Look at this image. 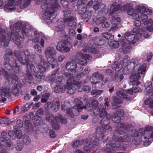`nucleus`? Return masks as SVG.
Listing matches in <instances>:
<instances>
[{
  "label": "nucleus",
  "mask_w": 153,
  "mask_h": 153,
  "mask_svg": "<svg viewBox=\"0 0 153 153\" xmlns=\"http://www.w3.org/2000/svg\"><path fill=\"white\" fill-rule=\"evenodd\" d=\"M102 75L100 74L98 72H95L92 75V77L96 79L97 80L100 79Z\"/></svg>",
  "instance_id": "60"
},
{
  "label": "nucleus",
  "mask_w": 153,
  "mask_h": 153,
  "mask_svg": "<svg viewBox=\"0 0 153 153\" xmlns=\"http://www.w3.org/2000/svg\"><path fill=\"white\" fill-rule=\"evenodd\" d=\"M35 52L37 54H40L42 53L41 47L38 44H36L33 47Z\"/></svg>",
  "instance_id": "51"
},
{
  "label": "nucleus",
  "mask_w": 153,
  "mask_h": 153,
  "mask_svg": "<svg viewBox=\"0 0 153 153\" xmlns=\"http://www.w3.org/2000/svg\"><path fill=\"white\" fill-rule=\"evenodd\" d=\"M17 53L18 52H16L15 53V56L16 57H19V60L21 64L26 65L27 69L26 71L30 72L31 71L32 72H35L36 71V68L32 63L35 62V55L34 54L31 55L30 56V59H26V58L24 59L21 56H19V55L17 54Z\"/></svg>",
  "instance_id": "7"
},
{
  "label": "nucleus",
  "mask_w": 153,
  "mask_h": 153,
  "mask_svg": "<svg viewBox=\"0 0 153 153\" xmlns=\"http://www.w3.org/2000/svg\"><path fill=\"white\" fill-rule=\"evenodd\" d=\"M101 2L102 0H98L94 5V9L95 10H97L99 9L102 7V11H104L106 6L105 4L102 3Z\"/></svg>",
  "instance_id": "37"
},
{
  "label": "nucleus",
  "mask_w": 153,
  "mask_h": 153,
  "mask_svg": "<svg viewBox=\"0 0 153 153\" xmlns=\"http://www.w3.org/2000/svg\"><path fill=\"white\" fill-rule=\"evenodd\" d=\"M45 117L46 121L51 123L52 127L56 129L60 123L65 124L67 123L66 120L60 114H57L55 117L52 113H46Z\"/></svg>",
  "instance_id": "6"
},
{
  "label": "nucleus",
  "mask_w": 153,
  "mask_h": 153,
  "mask_svg": "<svg viewBox=\"0 0 153 153\" xmlns=\"http://www.w3.org/2000/svg\"><path fill=\"white\" fill-rule=\"evenodd\" d=\"M28 115L26 114L23 116V120L25 122V128L26 132L30 133L33 131V127L29 120L27 119Z\"/></svg>",
  "instance_id": "27"
},
{
  "label": "nucleus",
  "mask_w": 153,
  "mask_h": 153,
  "mask_svg": "<svg viewBox=\"0 0 153 153\" xmlns=\"http://www.w3.org/2000/svg\"><path fill=\"white\" fill-rule=\"evenodd\" d=\"M93 113L94 115H98L99 117L101 118L109 117L102 104H100L97 109L94 110Z\"/></svg>",
  "instance_id": "16"
},
{
  "label": "nucleus",
  "mask_w": 153,
  "mask_h": 153,
  "mask_svg": "<svg viewBox=\"0 0 153 153\" xmlns=\"http://www.w3.org/2000/svg\"><path fill=\"white\" fill-rule=\"evenodd\" d=\"M83 144H86V145L83 147V149L87 152H89L91 150V148L92 146H93L92 144L93 141L90 139H86L83 140L82 141Z\"/></svg>",
  "instance_id": "26"
},
{
  "label": "nucleus",
  "mask_w": 153,
  "mask_h": 153,
  "mask_svg": "<svg viewBox=\"0 0 153 153\" xmlns=\"http://www.w3.org/2000/svg\"><path fill=\"white\" fill-rule=\"evenodd\" d=\"M65 89H68L67 92L70 94H74L76 91V88L74 86L65 85Z\"/></svg>",
  "instance_id": "46"
},
{
  "label": "nucleus",
  "mask_w": 153,
  "mask_h": 153,
  "mask_svg": "<svg viewBox=\"0 0 153 153\" xmlns=\"http://www.w3.org/2000/svg\"><path fill=\"white\" fill-rule=\"evenodd\" d=\"M138 61L136 59H133L130 60V58L127 55L124 57L122 63L123 73L125 75L129 74L130 72L137 71L138 73H143L145 69V64L142 65L140 64H137Z\"/></svg>",
  "instance_id": "2"
},
{
  "label": "nucleus",
  "mask_w": 153,
  "mask_h": 153,
  "mask_svg": "<svg viewBox=\"0 0 153 153\" xmlns=\"http://www.w3.org/2000/svg\"><path fill=\"white\" fill-rule=\"evenodd\" d=\"M45 54L46 56L48 57L55 55L56 51L53 47H48L46 50Z\"/></svg>",
  "instance_id": "33"
},
{
  "label": "nucleus",
  "mask_w": 153,
  "mask_h": 153,
  "mask_svg": "<svg viewBox=\"0 0 153 153\" xmlns=\"http://www.w3.org/2000/svg\"><path fill=\"white\" fill-rule=\"evenodd\" d=\"M63 13L64 21L68 24V26L70 27L75 26L76 24L75 21V18L71 11L69 9H66L63 10Z\"/></svg>",
  "instance_id": "9"
},
{
  "label": "nucleus",
  "mask_w": 153,
  "mask_h": 153,
  "mask_svg": "<svg viewBox=\"0 0 153 153\" xmlns=\"http://www.w3.org/2000/svg\"><path fill=\"white\" fill-rule=\"evenodd\" d=\"M112 36V35L110 33H105L102 34V37L108 40L110 39L111 37Z\"/></svg>",
  "instance_id": "61"
},
{
  "label": "nucleus",
  "mask_w": 153,
  "mask_h": 153,
  "mask_svg": "<svg viewBox=\"0 0 153 153\" xmlns=\"http://www.w3.org/2000/svg\"><path fill=\"white\" fill-rule=\"evenodd\" d=\"M47 60L48 63L51 66L52 68L53 69L58 65L57 61L53 57H48Z\"/></svg>",
  "instance_id": "31"
},
{
  "label": "nucleus",
  "mask_w": 153,
  "mask_h": 153,
  "mask_svg": "<svg viewBox=\"0 0 153 153\" xmlns=\"http://www.w3.org/2000/svg\"><path fill=\"white\" fill-rule=\"evenodd\" d=\"M25 81H23L24 83L27 82L30 83L33 80V77L30 72L26 71L25 74L24 75Z\"/></svg>",
  "instance_id": "36"
},
{
  "label": "nucleus",
  "mask_w": 153,
  "mask_h": 153,
  "mask_svg": "<svg viewBox=\"0 0 153 153\" xmlns=\"http://www.w3.org/2000/svg\"><path fill=\"white\" fill-rule=\"evenodd\" d=\"M32 30L33 28L31 26L25 23H24L22 25V27L21 31L22 32V33L23 34V35L24 34H25L26 36H28L31 34Z\"/></svg>",
  "instance_id": "25"
},
{
  "label": "nucleus",
  "mask_w": 153,
  "mask_h": 153,
  "mask_svg": "<svg viewBox=\"0 0 153 153\" xmlns=\"http://www.w3.org/2000/svg\"><path fill=\"white\" fill-rule=\"evenodd\" d=\"M74 109L73 108H68L67 110V114L68 116L70 117H73L74 115V113H73Z\"/></svg>",
  "instance_id": "59"
},
{
  "label": "nucleus",
  "mask_w": 153,
  "mask_h": 153,
  "mask_svg": "<svg viewBox=\"0 0 153 153\" xmlns=\"http://www.w3.org/2000/svg\"><path fill=\"white\" fill-rule=\"evenodd\" d=\"M91 102L92 107L94 108V110L97 109V107L99 104L98 101L95 99H93L91 100Z\"/></svg>",
  "instance_id": "58"
},
{
  "label": "nucleus",
  "mask_w": 153,
  "mask_h": 153,
  "mask_svg": "<svg viewBox=\"0 0 153 153\" xmlns=\"http://www.w3.org/2000/svg\"><path fill=\"white\" fill-rule=\"evenodd\" d=\"M64 25H59L55 27L56 30L59 32L60 36L62 37H63L66 33L64 30Z\"/></svg>",
  "instance_id": "40"
},
{
  "label": "nucleus",
  "mask_w": 153,
  "mask_h": 153,
  "mask_svg": "<svg viewBox=\"0 0 153 153\" xmlns=\"http://www.w3.org/2000/svg\"><path fill=\"white\" fill-rule=\"evenodd\" d=\"M60 104L57 99H54L51 102H48L45 105V108L46 110L51 109L53 111L56 112L59 109Z\"/></svg>",
  "instance_id": "13"
},
{
  "label": "nucleus",
  "mask_w": 153,
  "mask_h": 153,
  "mask_svg": "<svg viewBox=\"0 0 153 153\" xmlns=\"http://www.w3.org/2000/svg\"><path fill=\"white\" fill-rule=\"evenodd\" d=\"M123 78L124 76L122 74L119 75L118 74H116L113 77L114 79L117 80L118 82H120Z\"/></svg>",
  "instance_id": "50"
},
{
  "label": "nucleus",
  "mask_w": 153,
  "mask_h": 153,
  "mask_svg": "<svg viewBox=\"0 0 153 153\" xmlns=\"http://www.w3.org/2000/svg\"><path fill=\"white\" fill-rule=\"evenodd\" d=\"M116 4V3L114 2L111 6L110 13V16L115 14L117 12L119 11L120 7V5H117Z\"/></svg>",
  "instance_id": "30"
},
{
  "label": "nucleus",
  "mask_w": 153,
  "mask_h": 153,
  "mask_svg": "<svg viewBox=\"0 0 153 153\" xmlns=\"http://www.w3.org/2000/svg\"><path fill=\"white\" fill-rule=\"evenodd\" d=\"M81 145L80 141L79 140H77L74 142L72 144V147L74 148L77 147Z\"/></svg>",
  "instance_id": "63"
},
{
  "label": "nucleus",
  "mask_w": 153,
  "mask_h": 153,
  "mask_svg": "<svg viewBox=\"0 0 153 153\" xmlns=\"http://www.w3.org/2000/svg\"><path fill=\"white\" fill-rule=\"evenodd\" d=\"M20 89V87L19 86L14 87L13 89L12 92L15 95L18 94L19 93Z\"/></svg>",
  "instance_id": "57"
},
{
  "label": "nucleus",
  "mask_w": 153,
  "mask_h": 153,
  "mask_svg": "<svg viewBox=\"0 0 153 153\" xmlns=\"http://www.w3.org/2000/svg\"><path fill=\"white\" fill-rule=\"evenodd\" d=\"M30 139L27 135H25L23 137V142L25 145L29 144L31 142Z\"/></svg>",
  "instance_id": "52"
},
{
  "label": "nucleus",
  "mask_w": 153,
  "mask_h": 153,
  "mask_svg": "<svg viewBox=\"0 0 153 153\" xmlns=\"http://www.w3.org/2000/svg\"><path fill=\"white\" fill-rule=\"evenodd\" d=\"M72 45L69 43L59 41L56 47V50L62 53H65L69 52L71 49Z\"/></svg>",
  "instance_id": "12"
},
{
  "label": "nucleus",
  "mask_w": 153,
  "mask_h": 153,
  "mask_svg": "<svg viewBox=\"0 0 153 153\" xmlns=\"http://www.w3.org/2000/svg\"><path fill=\"white\" fill-rule=\"evenodd\" d=\"M91 13L89 12H85L82 14L81 17L83 19H90L91 17Z\"/></svg>",
  "instance_id": "55"
},
{
  "label": "nucleus",
  "mask_w": 153,
  "mask_h": 153,
  "mask_svg": "<svg viewBox=\"0 0 153 153\" xmlns=\"http://www.w3.org/2000/svg\"><path fill=\"white\" fill-rule=\"evenodd\" d=\"M16 52H18V53H17V54L19 55V56H21L24 59H25V58L26 59H30V56L32 55V54H31V55L30 54V53L29 51L28 50H26L24 52V53L25 56V57H24L22 56V55H21V53L20 52H19L18 51H15L14 53V55H15V53H16Z\"/></svg>",
  "instance_id": "47"
},
{
  "label": "nucleus",
  "mask_w": 153,
  "mask_h": 153,
  "mask_svg": "<svg viewBox=\"0 0 153 153\" xmlns=\"http://www.w3.org/2000/svg\"><path fill=\"white\" fill-rule=\"evenodd\" d=\"M110 117H107L105 118H102L100 120V124L103 126V128L104 129V128L107 130H111V127L108 126V125L110 123L109 120Z\"/></svg>",
  "instance_id": "28"
},
{
  "label": "nucleus",
  "mask_w": 153,
  "mask_h": 153,
  "mask_svg": "<svg viewBox=\"0 0 153 153\" xmlns=\"http://www.w3.org/2000/svg\"><path fill=\"white\" fill-rule=\"evenodd\" d=\"M118 64V62L117 61L114 62L113 64L112 67L114 70L119 71L121 69L122 65L121 63L119 65Z\"/></svg>",
  "instance_id": "48"
},
{
  "label": "nucleus",
  "mask_w": 153,
  "mask_h": 153,
  "mask_svg": "<svg viewBox=\"0 0 153 153\" xmlns=\"http://www.w3.org/2000/svg\"><path fill=\"white\" fill-rule=\"evenodd\" d=\"M68 27L71 28H69L68 29L69 34L71 36H75L76 33L74 30V28L75 26L74 27H70L68 26Z\"/></svg>",
  "instance_id": "54"
},
{
  "label": "nucleus",
  "mask_w": 153,
  "mask_h": 153,
  "mask_svg": "<svg viewBox=\"0 0 153 153\" xmlns=\"http://www.w3.org/2000/svg\"><path fill=\"white\" fill-rule=\"evenodd\" d=\"M0 93L1 97L0 102H5L6 100V98L5 97H10L11 94L9 88L5 86L0 87Z\"/></svg>",
  "instance_id": "15"
},
{
  "label": "nucleus",
  "mask_w": 153,
  "mask_h": 153,
  "mask_svg": "<svg viewBox=\"0 0 153 153\" xmlns=\"http://www.w3.org/2000/svg\"><path fill=\"white\" fill-rule=\"evenodd\" d=\"M65 85H56L54 88V91L56 93L59 92H63L65 91Z\"/></svg>",
  "instance_id": "43"
},
{
  "label": "nucleus",
  "mask_w": 153,
  "mask_h": 153,
  "mask_svg": "<svg viewBox=\"0 0 153 153\" xmlns=\"http://www.w3.org/2000/svg\"><path fill=\"white\" fill-rule=\"evenodd\" d=\"M10 60L8 61H6L5 60V63H4V67H5L8 70H12V67L10 65Z\"/></svg>",
  "instance_id": "56"
},
{
  "label": "nucleus",
  "mask_w": 153,
  "mask_h": 153,
  "mask_svg": "<svg viewBox=\"0 0 153 153\" xmlns=\"http://www.w3.org/2000/svg\"><path fill=\"white\" fill-rule=\"evenodd\" d=\"M41 59L40 63H39L37 66V68L42 72H45L48 68V66L46 61L42 58V56L39 55Z\"/></svg>",
  "instance_id": "23"
},
{
  "label": "nucleus",
  "mask_w": 153,
  "mask_h": 153,
  "mask_svg": "<svg viewBox=\"0 0 153 153\" xmlns=\"http://www.w3.org/2000/svg\"><path fill=\"white\" fill-rule=\"evenodd\" d=\"M30 0H8L4 6V9L6 11H12L15 9L14 3L15 5L19 6L21 9L27 7L30 4Z\"/></svg>",
  "instance_id": "5"
},
{
  "label": "nucleus",
  "mask_w": 153,
  "mask_h": 153,
  "mask_svg": "<svg viewBox=\"0 0 153 153\" xmlns=\"http://www.w3.org/2000/svg\"><path fill=\"white\" fill-rule=\"evenodd\" d=\"M44 72L38 71L34 75L35 79L36 82H39L45 77Z\"/></svg>",
  "instance_id": "38"
},
{
  "label": "nucleus",
  "mask_w": 153,
  "mask_h": 153,
  "mask_svg": "<svg viewBox=\"0 0 153 153\" xmlns=\"http://www.w3.org/2000/svg\"><path fill=\"white\" fill-rule=\"evenodd\" d=\"M24 23L22 24L20 22H18L16 23L14 25V26L12 24H10V32H12L13 34L14 33H19L21 32L22 33V32L21 31L20 27L22 26V25Z\"/></svg>",
  "instance_id": "22"
},
{
  "label": "nucleus",
  "mask_w": 153,
  "mask_h": 153,
  "mask_svg": "<svg viewBox=\"0 0 153 153\" xmlns=\"http://www.w3.org/2000/svg\"><path fill=\"white\" fill-rule=\"evenodd\" d=\"M18 58L16 59L15 63V65H13L12 67V70L14 73L16 74L19 73V63H21L19 60V57H16Z\"/></svg>",
  "instance_id": "41"
},
{
  "label": "nucleus",
  "mask_w": 153,
  "mask_h": 153,
  "mask_svg": "<svg viewBox=\"0 0 153 153\" xmlns=\"http://www.w3.org/2000/svg\"><path fill=\"white\" fill-rule=\"evenodd\" d=\"M146 9L145 7L140 5L137 6L136 9H134L132 4L127 3L122 7L121 10L122 11H125L126 10L128 14L131 16L133 19H137L140 16L143 24L148 25L146 30L151 32L153 31V21L151 19H148L146 14H142L145 12Z\"/></svg>",
  "instance_id": "1"
},
{
  "label": "nucleus",
  "mask_w": 153,
  "mask_h": 153,
  "mask_svg": "<svg viewBox=\"0 0 153 153\" xmlns=\"http://www.w3.org/2000/svg\"><path fill=\"white\" fill-rule=\"evenodd\" d=\"M49 93H46L43 95L41 99V101L42 102H45L48 100L50 96Z\"/></svg>",
  "instance_id": "53"
},
{
  "label": "nucleus",
  "mask_w": 153,
  "mask_h": 153,
  "mask_svg": "<svg viewBox=\"0 0 153 153\" xmlns=\"http://www.w3.org/2000/svg\"><path fill=\"white\" fill-rule=\"evenodd\" d=\"M124 43L126 44H134L136 43L135 35L131 34L130 32L126 33L124 37H122L120 41V45L123 46L125 45Z\"/></svg>",
  "instance_id": "11"
},
{
  "label": "nucleus",
  "mask_w": 153,
  "mask_h": 153,
  "mask_svg": "<svg viewBox=\"0 0 153 153\" xmlns=\"http://www.w3.org/2000/svg\"><path fill=\"white\" fill-rule=\"evenodd\" d=\"M12 54V50L10 49H8L6 51V54L4 57V59L6 61L8 62L10 60L9 57V56L11 55Z\"/></svg>",
  "instance_id": "49"
},
{
  "label": "nucleus",
  "mask_w": 153,
  "mask_h": 153,
  "mask_svg": "<svg viewBox=\"0 0 153 153\" xmlns=\"http://www.w3.org/2000/svg\"><path fill=\"white\" fill-rule=\"evenodd\" d=\"M124 131L120 129L116 131L114 133L112 137L113 140L110 141L107 144V148L108 149V151H111V150H115L117 148L120 147L121 142L128 141L130 140V138L127 135L122 134L124 133Z\"/></svg>",
  "instance_id": "4"
},
{
  "label": "nucleus",
  "mask_w": 153,
  "mask_h": 153,
  "mask_svg": "<svg viewBox=\"0 0 153 153\" xmlns=\"http://www.w3.org/2000/svg\"><path fill=\"white\" fill-rule=\"evenodd\" d=\"M125 94H127V92L122 88H118L117 90L116 94L117 96L126 100H127L128 97Z\"/></svg>",
  "instance_id": "34"
},
{
  "label": "nucleus",
  "mask_w": 153,
  "mask_h": 153,
  "mask_svg": "<svg viewBox=\"0 0 153 153\" xmlns=\"http://www.w3.org/2000/svg\"><path fill=\"white\" fill-rule=\"evenodd\" d=\"M101 80L102 82H94L92 81H91V83L94 85H96L97 84L100 83V86H103L107 81L108 79L106 78L103 77V76L102 75V77L100 79Z\"/></svg>",
  "instance_id": "45"
},
{
  "label": "nucleus",
  "mask_w": 153,
  "mask_h": 153,
  "mask_svg": "<svg viewBox=\"0 0 153 153\" xmlns=\"http://www.w3.org/2000/svg\"><path fill=\"white\" fill-rule=\"evenodd\" d=\"M82 51L84 52H90L95 53H96V49L92 48L91 45L90 44H88L85 46L84 48L82 49Z\"/></svg>",
  "instance_id": "39"
},
{
  "label": "nucleus",
  "mask_w": 153,
  "mask_h": 153,
  "mask_svg": "<svg viewBox=\"0 0 153 153\" xmlns=\"http://www.w3.org/2000/svg\"><path fill=\"white\" fill-rule=\"evenodd\" d=\"M105 132L104 129L103 127H97L94 135H90L89 138L93 141L92 143L93 146H97L98 144V141L96 139L102 140L104 137V132Z\"/></svg>",
  "instance_id": "8"
},
{
  "label": "nucleus",
  "mask_w": 153,
  "mask_h": 153,
  "mask_svg": "<svg viewBox=\"0 0 153 153\" xmlns=\"http://www.w3.org/2000/svg\"><path fill=\"white\" fill-rule=\"evenodd\" d=\"M111 45L112 46V47L117 48L119 47V44L117 41H112L111 43Z\"/></svg>",
  "instance_id": "64"
},
{
  "label": "nucleus",
  "mask_w": 153,
  "mask_h": 153,
  "mask_svg": "<svg viewBox=\"0 0 153 153\" xmlns=\"http://www.w3.org/2000/svg\"><path fill=\"white\" fill-rule=\"evenodd\" d=\"M125 45L123 46L121 45L123 47L122 49L123 52L124 53H129L131 50V46L129 45V44H126L124 43Z\"/></svg>",
  "instance_id": "44"
},
{
  "label": "nucleus",
  "mask_w": 153,
  "mask_h": 153,
  "mask_svg": "<svg viewBox=\"0 0 153 153\" xmlns=\"http://www.w3.org/2000/svg\"><path fill=\"white\" fill-rule=\"evenodd\" d=\"M77 65L75 62L71 61L67 62L65 67L68 71H74L76 69Z\"/></svg>",
  "instance_id": "35"
},
{
  "label": "nucleus",
  "mask_w": 153,
  "mask_h": 153,
  "mask_svg": "<svg viewBox=\"0 0 153 153\" xmlns=\"http://www.w3.org/2000/svg\"><path fill=\"white\" fill-rule=\"evenodd\" d=\"M124 115L123 110H119L114 113L112 116V120L114 123H118L121 120V117Z\"/></svg>",
  "instance_id": "24"
},
{
  "label": "nucleus",
  "mask_w": 153,
  "mask_h": 153,
  "mask_svg": "<svg viewBox=\"0 0 153 153\" xmlns=\"http://www.w3.org/2000/svg\"><path fill=\"white\" fill-rule=\"evenodd\" d=\"M146 65L145 64V69L143 73H138L137 71H134L132 73V74L130 76V81L132 83L133 85H138L140 83L139 79L140 78V74H143L146 71Z\"/></svg>",
  "instance_id": "17"
},
{
  "label": "nucleus",
  "mask_w": 153,
  "mask_h": 153,
  "mask_svg": "<svg viewBox=\"0 0 153 153\" xmlns=\"http://www.w3.org/2000/svg\"><path fill=\"white\" fill-rule=\"evenodd\" d=\"M34 34L35 35H40L41 36V40L40 45L42 47H44L45 44V41L47 40L48 37L46 36L42 32H39L37 30H35L34 32Z\"/></svg>",
  "instance_id": "29"
},
{
  "label": "nucleus",
  "mask_w": 153,
  "mask_h": 153,
  "mask_svg": "<svg viewBox=\"0 0 153 153\" xmlns=\"http://www.w3.org/2000/svg\"><path fill=\"white\" fill-rule=\"evenodd\" d=\"M106 18L104 17H101L97 18L96 20V24L97 25L101 24L102 27L108 28L110 27V24L106 21Z\"/></svg>",
  "instance_id": "21"
},
{
  "label": "nucleus",
  "mask_w": 153,
  "mask_h": 153,
  "mask_svg": "<svg viewBox=\"0 0 153 153\" xmlns=\"http://www.w3.org/2000/svg\"><path fill=\"white\" fill-rule=\"evenodd\" d=\"M15 137L18 139H20L21 138L22 136V133L20 130H16L15 132Z\"/></svg>",
  "instance_id": "62"
},
{
  "label": "nucleus",
  "mask_w": 153,
  "mask_h": 153,
  "mask_svg": "<svg viewBox=\"0 0 153 153\" xmlns=\"http://www.w3.org/2000/svg\"><path fill=\"white\" fill-rule=\"evenodd\" d=\"M76 77L75 76H73L71 78H69L67 81L66 85L71 86H72V85L75 84L78 88V91L81 92L82 90L80 89V88L82 87L81 82L80 81L76 82Z\"/></svg>",
  "instance_id": "19"
},
{
  "label": "nucleus",
  "mask_w": 153,
  "mask_h": 153,
  "mask_svg": "<svg viewBox=\"0 0 153 153\" xmlns=\"http://www.w3.org/2000/svg\"><path fill=\"white\" fill-rule=\"evenodd\" d=\"M60 7L59 1L57 0H45L41 5L42 9L45 12L44 17L48 23L53 21L54 12Z\"/></svg>",
  "instance_id": "3"
},
{
  "label": "nucleus",
  "mask_w": 153,
  "mask_h": 153,
  "mask_svg": "<svg viewBox=\"0 0 153 153\" xmlns=\"http://www.w3.org/2000/svg\"><path fill=\"white\" fill-rule=\"evenodd\" d=\"M145 131L143 129L139 130V131L141 134L147 133V135L143 137L144 139L147 138V140L145 141L144 144L146 146H148L150 143L153 140V131L151 133H147L148 131H151L153 129V127L148 126L145 127Z\"/></svg>",
  "instance_id": "10"
},
{
  "label": "nucleus",
  "mask_w": 153,
  "mask_h": 153,
  "mask_svg": "<svg viewBox=\"0 0 153 153\" xmlns=\"http://www.w3.org/2000/svg\"><path fill=\"white\" fill-rule=\"evenodd\" d=\"M78 59L77 63L81 65H84L87 62V59H91V57L88 54H84L81 51L78 53Z\"/></svg>",
  "instance_id": "18"
},
{
  "label": "nucleus",
  "mask_w": 153,
  "mask_h": 153,
  "mask_svg": "<svg viewBox=\"0 0 153 153\" xmlns=\"http://www.w3.org/2000/svg\"><path fill=\"white\" fill-rule=\"evenodd\" d=\"M120 21V19L119 17H114L111 20V22L112 25H114V26L112 27L110 30L109 31L111 30H114L117 29L118 27L117 25Z\"/></svg>",
  "instance_id": "32"
},
{
  "label": "nucleus",
  "mask_w": 153,
  "mask_h": 153,
  "mask_svg": "<svg viewBox=\"0 0 153 153\" xmlns=\"http://www.w3.org/2000/svg\"><path fill=\"white\" fill-rule=\"evenodd\" d=\"M58 69H57L52 73L51 76L49 77L48 80L49 82H53L56 79V76L58 74Z\"/></svg>",
  "instance_id": "42"
},
{
  "label": "nucleus",
  "mask_w": 153,
  "mask_h": 153,
  "mask_svg": "<svg viewBox=\"0 0 153 153\" xmlns=\"http://www.w3.org/2000/svg\"><path fill=\"white\" fill-rule=\"evenodd\" d=\"M7 133L4 131H2L0 137V151L4 147V144L6 143L7 146L10 147L12 146L11 142L10 139L7 138Z\"/></svg>",
  "instance_id": "14"
},
{
  "label": "nucleus",
  "mask_w": 153,
  "mask_h": 153,
  "mask_svg": "<svg viewBox=\"0 0 153 153\" xmlns=\"http://www.w3.org/2000/svg\"><path fill=\"white\" fill-rule=\"evenodd\" d=\"M75 101H76V110L78 112H81L83 108H85L88 110H91L93 108L92 105L89 103H87L85 107H83L82 106V102L81 101L76 99Z\"/></svg>",
  "instance_id": "20"
}]
</instances>
